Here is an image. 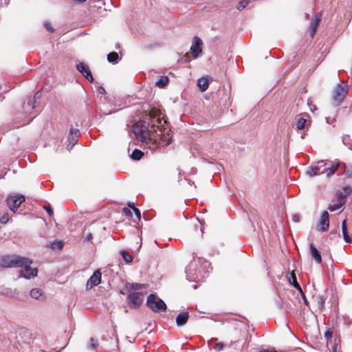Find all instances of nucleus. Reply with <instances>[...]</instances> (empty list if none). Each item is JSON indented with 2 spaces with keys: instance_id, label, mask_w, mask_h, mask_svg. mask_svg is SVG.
<instances>
[{
  "instance_id": "47",
  "label": "nucleus",
  "mask_w": 352,
  "mask_h": 352,
  "mask_svg": "<svg viewBox=\"0 0 352 352\" xmlns=\"http://www.w3.org/2000/svg\"><path fill=\"white\" fill-rule=\"evenodd\" d=\"M128 206L130 207L131 208H132L133 210V208H135L133 203H129Z\"/></svg>"
},
{
  "instance_id": "13",
  "label": "nucleus",
  "mask_w": 352,
  "mask_h": 352,
  "mask_svg": "<svg viewBox=\"0 0 352 352\" xmlns=\"http://www.w3.org/2000/svg\"><path fill=\"white\" fill-rule=\"evenodd\" d=\"M319 225L320 226L319 230L322 232H325L329 229V213L327 211H324L322 212Z\"/></svg>"
},
{
  "instance_id": "48",
  "label": "nucleus",
  "mask_w": 352,
  "mask_h": 352,
  "mask_svg": "<svg viewBox=\"0 0 352 352\" xmlns=\"http://www.w3.org/2000/svg\"><path fill=\"white\" fill-rule=\"evenodd\" d=\"M337 344H335L333 346V352H336L337 351Z\"/></svg>"
},
{
  "instance_id": "16",
  "label": "nucleus",
  "mask_w": 352,
  "mask_h": 352,
  "mask_svg": "<svg viewBox=\"0 0 352 352\" xmlns=\"http://www.w3.org/2000/svg\"><path fill=\"white\" fill-rule=\"evenodd\" d=\"M309 248L312 258L314 259L317 263H321L322 258L320 252L313 244H310Z\"/></svg>"
},
{
  "instance_id": "45",
  "label": "nucleus",
  "mask_w": 352,
  "mask_h": 352,
  "mask_svg": "<svg viewBox=\"0 0 352 352\" xmlns=\"http://www.w3.org/2000/svg\"><path fill=\"white\" fill-rule=\"evenodd\" d=\"M99 91L102 94H106V91H105V89L102 87H100Z\"/></svg>"
},
{
  "instance_id": "24",
  "label": "nucleus",
  "mask_w": 352,
  "mask_h": 352,
  "mask_svg": "<svg viewBox=\"0 0 352 352\" xmlns=\"http://www.w3.org/2000/svg\"><path fill=\"white\" fill-rule=\"evenodd\" d=\"M120 254L123 258V260L125 261L126 263L129 264L133 262V258L131 255V254L127 252L126 250H121Z\"/></svg>"
},
{
  "instance_id": "4",
  "label": "nucleus",
  "mask_w": 352,
  "mask_h": 352,
  "mask_svg": "<svg viewBox=\"0 0 352 352\" xmlns=\"http://www.w3.org/2000/svg\"><path fill=\"white\" fill-rule=\"evenodd\" d=\"M22 256L6 254L0 256V267L3 268L18 267L21 265Z\"/></svg>"
},
{
  "instance_id": "6",
  "label": "nucleus",
  "mask_w": 352,
  "mask_h": 352,
  "mask_svg": "<svg viewBox=\"0 0 352 352\" xmlns=\"http://www.w3.org/2000/svg\"><path fill=\"white\" fill-rule=\"evenodd\" d=\"M318 162L322 169V174H325L328 177L334 175L340 166L338 161L321 160Z\"/></svg>"
},
{
  "instance_id": "9",
  "label": "nucleus",
  "mask_w": 352,
  "mask_h": 352,
  "mask_svg": "<svg viewBox=\"0 0 352 352\" xmlns=\"http://www.w3.org/2000/svg\"><path fill=\"white\" fill-rule=\"evenodd\" d=\"M76 69L87 80L91 82H94V77L92 76L91 70L87 65L85 64L84 63H80L76 65Z\"/></svg>"
},
{
  "instance_id": "7",
  "label": "nucleus",
  "mask_w": 352,
  "mask_h": 352,
  "mask_svg": "<svg viewBox=\"0 0 352 352\" xmlns=\"http://www.w3.org/2000/svg\"><path fill=\"white\" fill-rule=\"evenodd\" d=\"M130 294L126 297V300L129 307L131 309L139 308L144 300V294L140 292H129Z\"/></svg>"
},
{
  "instance_id": "44",
  "label": "nucleus",
  "mask_w": 352,
  "mask_h": 352,
  "mask_svg": "<svg viewBox=\"0 0 352 352\" xmlns=\"http://www.w3.org/2000/svg\"><path fill=\"white\" fill-rule=\"evenodd\" d=\"M277 304H278V307H279L280 309H283V303L282 300L279 299V300L277 301Z\"/></svg>"
},
{
  "instance_id": "49",
  "label": "nucleus",
  "mask_w": 352,
  "mask_h": 352,
  "mask_svg": "<svg viewBox=\"0 0 352 352\" xmlns=\"http://www.w3.org/2000/svg\"><path fill=\"white\" fill-rule=\"evenodd\" d=\"M76 1L78 2L82 3V2H85L86 0H76Z\"/></svg>"
},
{
  "instance_id": "38",
  "label": "nucleus",
  "mask_w": 352,
  "mask_h": 352,
  "mask_svg": "<svg viewBox=\"0 0 352 352\" xmlns=\"http://www.w3.org/2000/svg\"><path fill=\"white\" fill-rule=\"evenodd\" d=\"M301 296H302V298L303 300V302L304 303L307 305V306H309V301L307 300V298H306V296L305 294V293L303 292L302 289L301 290V292H300Z\"/></svg>"
},
{
  "instance_id": "29",
  "label": "nucleus",
  "mask_w": 352,
  "mask_h": 352,
  "mask_svg": "<svg viewBox=\"0 0 352 352\" xmlns=\"http://www.w3.org/2000/svg\"><path fill=\"white\" fill-rule=\"evenodd\" d=\"M250 3V0H240L236 8L238 10H241L244 9Z\"/></svg>"
},
{
  "instance_id": "12",
  "label": "nucleus",
  "mask_w": 352,
  "mask_h": 352,
  "mask_svg": "<svg viewBox=\"0 0 352 352\" xmlns=\"http://www.w3.org/2000/svg\"><path fill=\"white\" fill-rule=\"evenodd\" d=\"M352 189L349 186H344L343 188V192L338 191L336 193L337 202L340 203V205H344L346 197L351 192Z\"/></svg>"
},
{
  "instance_id": "41",
  "label": "nucleus",
  "mask_w": 352,
  "mask_h": 352,
  "mask_svg": "<svg viewBox=\"0 0 352 352\" xmlns=\"http://www.w3.org/2000/svg\"><path fill=\"white\" fill-rule=\"evenodd\" d=\"M223 344L222 342L217 343L215 345V349L217 351H221L223 349Z\"/></svg>"
},
{
  "instance_id": "5",
  "label": "nucleus",
  "mask_w": 352,
  "mask_h": 352,
  "mask_svg": "<svg viewBox=\"0 0 352 352\" xmlns=\"http://www.w3.org/2000/svg\"><path fill=\"white\" fill-rule=\"evenodd\" d=\"M348 92V87L346 84H338L333 90L332 100L333 105L339 106L345 98Z\"/></svg>"
},
{
  "instance_id": "35",
  "label": "nucleus",
  "mask_w": 352,
  "mask_h": 352,
  "mask_svg": "<svg viewBox=\"0 0 352 352\" xmlns=\"http://www.w3.org/2000/svg\"><path fill=\"white\" fill-rule=\"evenodd\" d=\"M44 26L46 28V30L50 32H54V29L53 28L52 23L49 21H46L44 23Z\"/></svg>"
},
{
  "instance_id": "39",
  "label": "nucleus",
  "mask_w": 352,
  "mask_h": 352,
  "mask_svg": "<svg viewBox=\"0 0 352 352\" xmlns=\"http://www.w3.org/2000/svg\"><path fill=\"white\" fill-rule=\"evenodd\" d=\"M122 212L125 214L126 216L127 217H131L132 216V212L131 211L130 209L127 208H124L122 209Z\"/></svg>"
},
{
  "instance_id": "18",
  "label": "nucleus",
  "mask_w": 352,
  "mask_h": 352,
  "mask_svg": "<svg viewBox=\"0 0 352 352\" xmlns=\"http://www.w3.org/2000/svg\"><path fill=\"white\" fill-rule=\"evenodd\" d=\"M342 169V174L346 177H352V164H346L344 163H340V167Z\"/></svg>"
},
{
  "instance_id": "1",
  "label": "nucleus",
  "mask_w": 352,
  "mask_h": 352,
  "mask_svg": "<svg viewBox=\"0 0 352 352\" xmlns=\"http://www.w3.org/2000/svg\"><path fill=\"white\" fill-rule=\"evenodd\" d=\"M146 118L148 122L140 120L133 125V133L142 142H157L168 128V122L162 116L161 111L155 107L148 111Z\"/></svg>"
},
{
  "instance_id": "8",
  "label": "nucleus",
  "mask_w": 352,
  "mask_h": 352,
  "mask_svg": "<svg viewBox=\"0 0 352 352\" xmlns=\"http://www.w3.org/2000/svg\"><path fill=\"white\" fill-rule=\"evenodd\" d=\"M6 201L8 208L15 212L21 204L25 201V197L22 195H10Z\"/></svg>"
},
{
  "instance_id": "36",
  "label": "nucleus",
  "mask_w": 352,
  "mask_h": 352,
  "mask_svg": "<svg viewBox=\"0 0 352 352\" xmlns=\"http://www.w3.org/2000/svg\"><path fill=\"white\" fill-rule=\"evenodd\" d=\"M63 247V244L62 242H57V243H54L52 244L51 245V248L52 249H62Z\"/></svg>"
},
{
  "instance_id": "30",
  "label": "nucleus",
  "mask_w": 352,
  "mask_h": 352,
  "mask_svg": "<svg viewBox=\"0 0 352 352\" xmlns=\"http://www.w3.org/2000/svg\"><path fill=\"white\" fill-rule=\"evenodd\" d=\"M41 294V291L39 289H32L30 291V296L35 299H38Z\"/></svg>"
},
{
  "instance_id": "3",
  "label": "nucleus",
  "mask_w": 352,
  "mask_h": 352,
  "mask_svg": "<svg viewBox=\"0 0 352 352\" xmlns=\"http://www.w3.org/2000/svg\"><path fill=\"white\" fill-rule=\"evenodd\" d=\"M147 307L155 313L165 311L167 309L166 303L154 294H150L146 298Z\"/></svg>"
},
{
  "instance_id": "21",
  "label": "nucleus",
  "mask_w": 352,
  "mask_h": 352,
  "mask_svg": "<svg viewBox=\"0 0 352 352\" xmlns=\"http://www.w3.org/2000/svg\"><path fill=\"white\" fill-rule=\"evenodd\" d=\"M289 283L293 285L296 289H297L299 292H301L302 288L297 282L296 276L295 274L294 271H292L290 273V276L289 277Z\"/></svg>"
},
{
  "instance_id": "27",
  "label": "nucleus",
  "mask_w": 352,
  "mask_h": 352,
  "mask_svg": "<svg viewBox=\"0 0 352 352\" xmlns=\"http://www.w3.org/2000/svg\"><path fill=\"white\" fill-rule=\"evenodd\" d=\"M143 155V153L140 150L135 148L133 151L131 157L134 160H139L142 158Z\"/></svg>"
},
{
  "instance_id": "20",
  "label": "nucleus",
  "mask_w": 352,
  "mask_h": 352,
  "mask_svg": "<svg viewBox=\"0 0 352 352\" xmlns=\"http://www.w3.org/2000/svg\"><path fill=\"white\" fill-rule=\"evenodd\" d=\"M326 298L323 295L318 294L315 296V302H316L317 307L322 311L324 309V303Z\"/></svg>"
},
{
  "instance_id": "28",
  "label": "nucleus",
  "mask_w": 352,
  "mask_h": 352,
  "mask_svg": "<svg viewBox=\"0 0 352 352\" xmlns=\"http://www.w3.org/2000/svg\"><path fill=\"white\" fill-rule=\"evenodd\" d=\"M306 122V119L300 118L296 122V128L300 130L303 129L305 126Z\"/></svg>"
},
{
  "instance_id": "23",
  "label": "nucleus",
  "mask_w": 352,
  "mask_h": 352,
  "mask_svg": "<svg viewBox=\"0 0 352 352\" xmlns=\"http://www.w3.org/2000/svg\"><path fill=\"white\" fill-rule=\"evenodd\" d=\"M342 234H343V238H344V241L346 243H351V238L348 234L346 220H344L342 222Z\"/></svg>"
},
{
  "instance_id": "40",
  "label": "nucleus",
  "mask_w": 352,
  "mask_h": 352,
  "mask_svg": "<svg viewBox=\"0 0 352 352\" xmlns=\"http://www.w3.org/2000/svg\"><path fill=\"white\" fill-rule=\"evenodd\" d=\"M135 212V214L136 216V217L138 218V220L140 219L141 218V212H140V210L137 208H133V210Z\"/></svg>"
},
{
  "instance_id": "32",
  "label": "nucleus",
  "mask_w": 352,
  "mask_h": 352,
  "mask_svg": "<svg viewBox=\"0 0 352 352\" xmlns=\"http://www.w3.org/2000/svg\"><path fill=\"white\" fill-rule=\"evenodd\" d=\"M342 206H343V205H340V203L337 202V204H336L329 205L328 207V209L331 212H333V211H336V210L340 209Z\"/></svg>"
},
{
  "instance_id": "10",
  "label": "nucleus",
  "mask_w": 352,
  "mask_h": 352,
  "mask_svg": "<svg viewBox=\"0 0 352 352\" xmlns=\"http://www.w3.org/2000/svg\"><path fill=\"white\" fill-rule=\"evenodd\" d=\"M101 276L102 274L100 270H96L87 282V289H91L93 287L99 285L101 282Z\"/></svg>"
},
{
  "instance_id": "15",
  "label": "nucleus",
  "mask_w": 352,
  "mask_h": 352,
  "mask_svg": "<svg viewBox=\"0 0 352 352\" xmlns=\"http://www.w3.org/2000/svg\"><path fill=\"white\" fill-rule=\"evenodd\" d=\"M320 21V16H315L310 25V36L314 37Z\"/></svg>"
},
{
  "instance_id": "46",
  "label": "nucleus",
  "mask_w": 352,
  "mask_h": 352,
  "mask_svg": "<svg viewBox=\"0 0 352 352\" xmlns=\"http://www.w3.org/2000/svg\"><path fill=\"white\" fill-rule=\"evenodd\" d=\"M259 352H277V351L275 350L263 349V350L260 351Z\"/></svg>"
},
{
  "instance_id": "14",
  "label": "nucleus",
  "mask_w": 352,
  "mask_h": 352,
  "mask_svg": "<svg viewBox=\"0 0 352 352\" xmlns=\"http://www.w3.org/2000/svg\"><path fill=\"white\" fill-rule=\"evenodd\" d=\"M189 314L187 311L179 313L176 318V324L177 326L184 325L188 319Z\"/></svg>"
},
{
  "instance_id": "17",
  "label": "nucleus",
  "mask_w": 352,
  "mask_h": 352,
  "mask_svg": "<svg viewBox=\"0 0 352 352\" xmlns=\"http://www.w3.org/2000/svg\"><path fill=\"white\" fill-rule=\"evenodd\" d=\"M307 173L311 177L322 175V169L321 168L320 165H319V162L317 163L316 166H311L307 170Z\"/></svg>"
},
{
  "instance_id": "33",
  "label": "nucleus",
  "mask_w": 352,
  "mask_h": 352,
  "mask_svg": "<svg viewBox=\"0 0 352 352\" xmlns=\"http://www.w3.org/2000/svg\"><path fill=\"white\" fill-rule=\"evenodd\" d=\"M333 335V331L331 328H328L326 331L324 332V338H326L327 341L328 342L332 338Z\"/></svg>"
},
{
  "instance_id": "31",
  "label": "nucleus",
  "mask_w": 352,
  "mask_h": 352,
  "mask_svg": "<svg viewBox=\"0 0 352 352\" xmlns=\"http://www.w3.org/2000/svg\"><path fill=\"white\" fill-rule=\"evenodd\" d=\"M9 221V214L8 212H4L1 216H0V223L2 224H6Z\"/></svg>"
},
{
  "instance_id": "43",
  "label": "nucleus",
  "mask_w": 352,
  "mask_h": 352,
  "mask_svg": "<svg viewBox=\"0 0 352 352\" xmlns=\"http://www.w3.org/2000/svg\"><path fill=\"white\" fill-rule=\"evenodd\" d=\"M292 219L293 221H296V222H298L299 221V217L298 215L297 214H294L292 216Z\"/></svg>"
},
{
  "instance_id": "37",
  "label": "nucleus",
  "mask_w": 352,
  "mask_h": 352,
  "mask_svg": "<svg viewBox=\"0 0 352 352\" xmlns=\"http://www.w3.org/2000/svg\"><path fill=\"white\" fill-rule=\"evenodd\" d=\"M80 134V131L77 129H73L72 128L70 129V135H75V136H78Z\"/></svg>"
},
{
  "instance_id": "22",
  "label": "nucleus",
  "mask_w": 352,
  "mask_h": 352,
  "mask_svg": "<svg viewBox=\"0 0 352 352\" xmlns=\"http://www.w3.org/2000/svg\"><path fill=\"white\" fill-rule=\"evenodd\" d=\"M208 80L206 78H200L197 80V86L201 91H205L208 88Z\"/></svg>"
},
{
  "instance_id": "25",
  "label": "nucleus",
  "mask_w": 352,
  "mask_h": 352,
  "mask_svg": "<svg viewBox=\"0 0 352 352\" xmlns=\"http://www.w3.org/2000/svg\"><path fill=\"white\" fill-rule=\"evenodd\" d=\"M119 59L118 54L116 52H111L107 55V60L111 63H116Z\"/></svg>"
},
{
  "instance_id": "42",
  "label": "nucleus",
  "mask_w": 352,
  "mask_h": 352,
  "mask_svg": "<svg viewBox=\"0 0 352 352\" xmlns=\"http://www.w3.org/2000/svg\"><path fill=\"white\" fill-rule=\"evenodd\" d=\"M43 208L46 210V212L48 213L50 216H52L53 214V211L50 206H43Z\"/></svg>"
},
{
  "instance_id": "34",
  "label": "nucleus",
  "mask_w": 352,
  "mask_h": 352,
  "mask_svg": "<svg viewBox=\"0 0 352 352\" xmlns=\"http://www.w3.org/2000/svg\"><path fill=\"white\" fill-rule=\"evenodd\" d=\"M98 346V342L93 338H90L89 347L91 349H95Z\"/></svg>"
},
{
  "instance_id": "19",
  "label": "nucleus",
  "mask_w": 352,
  "mask_h": 352,
  "mask_svg": "<svg viewBox=\"0 0 352 352\" xmlns=\"http://www.w3.org/2000/svg\"><path fill=\"white\" fill-rule=\"evenodd\" d=\"M144 287V285L140 284V283H128L125 285V289L128 292H133V291L135 292L137 290L142 289Z\"/></svg>"
},
{
  "instance_id": "2",
  "label": "nucleus",
  "mask_w": 352,
  "mask_h": 352,
  "mask_svg": "<svg viewBox=\"0 0 352 352\" xmlns=\"http://www.w3.org/2000/svg\"><path fill=\"white\" fill-rule=\"evenodd\" d=\"M21 265H19L18 267H23L24 270H21L19 272L20 278H25L29 279L31 277H36L38 274V269L36 267H31L32 261L25 256H22Z\"/></svg>"
},
{
  "instance_id": "11",
  "label": "nucleus",
  "mask_w": 352,
  "mask_h": 352,
  "mask_svg": "<svg viewBox=\"0 0 352 352\" xmlns=\"http://www.w3.org/2000/svg\"><path fill=\"white\" fill-rule=\"evenodd\" d=\"M202 41L198 36H195L193 38V43L190 47L192 56L194 58H197L198 55L201 52Z\"/></svg>"
},
{
  "instance_id": "26",
  "label": "nucleus",
  "mask_w": 352,
  "mask_h": 352,
  "mask_svg": "<svg viewBox=\"0 0 352 352\" xmlns=\"http://www.w3.org/2000/svg\"><path fill=\"white\" fill-rule=\"evenodd\" d=\"M168 78L167 76H161L160 78L156 82V85L161 88L164 87L168 82Z\"/></svg>"
}]
</instances>
